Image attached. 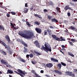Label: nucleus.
Returning <instances> with one entry per match:
<instances>
[{"label": "nucleus", "instance_id": "nucleus-1", "mask_svg": "<svg viewBox=\"0 0 77 77\" xmlns=\"http://www.w3.org/2000/svg\"><path fill=\"white\" fill-rule=\"evenodd\" d=\"M25 33H27V34H28V35L24 34L20 31L19 32L18 35L21 36V37L24 38H27V39L33 38L34 36V33L33 32L26 30L25 31Z\"/></svg>", "mask_w": 77, "mask_h": 77}, {"label": "nucleus", "instance_id": "nucleus-2", "mask_svg": "<svg viewBox=\"0 0 77 77\" xmlns=\"http://www.w3.org/2000/svg\"><path fill=\"white\" fill-rule=\"evenodd\" d=\"M45 47L44 46H42L40 48L42 50H44L47 53H48V51L50 52L51 51V47L48 43H45L44 44Z\"/></svg>", "mask_w": 77, "mask_h": 77}, {"label": "nucleus", "instance_id": "nucleus-3", "mask_svg": "<svg viewBox=\"0 0 77 77\" xmlns=\"http://www.w3.org/2000/svg\"><path fill=\"white\" fill-rule=\"evenodd\" d=\"M52 38L58 41H65V39L62 38V37L58 38L57 36L54 34L52 35Z\"/></svg>", "mask_w": 77, "mask_h": 77}, {"label": "nucleus", "instance_id": "nucleus-4", "mask_svg": "<svg viewBox=\"0 0 77 77\" xmlns=\"http://www.w3.org/2000/svg\"><path fill=\"white\" fill-rule=\"evenodd\" d=\"M17 71L18 72L16 71H14V72H16V73H17V74L20 75L22 77H24V75H25V74H27V73L24 72V71H23L21 70L20 69H17Z\"/></svg>", "mask_w": 77, "mask_h": 77}, {"label": "nucleus", "instance_id": "nucleus-5", "mask_svg": "<svg viewBox=\"0 0 77 77\" xmlns=\"http://www.w3.org/2000/svg\"><path fill=\"white\" fill-rule=\"evenodd\" d=\"M72 73L69 72V71L66 72V75H70V76H72V77H74L75 76L74 74L72 73Z\"/></svg>", "mask_w": 77, "mask_h": 77}, {"label": "nucleus", "instance_id": "nucleus-6", "mask_svg": "<svg viewBox=\"0 0 77 77\" xmlns=\"http://www.w3.org/2000/svg\"><path fill=\"white\" fill-rule=\"evenodd\" d=\"M54 72L56 73V74H57L60 75H62V72L61 71H59L58 70L55 69L54 70Z\"/></svg>", "mask_w": 77, "mask_h": 77}, {"label": "nucleus", "instance_id": "nucleus-7", "mask_svg": "<svg viewBox=\"0 0 77 77\" xmlns=\"http://www.w3.org/2000/svg\"><path fill=\"white\" fill-rule=\"evenodd\" d=\"M35 30L38 33H41L42 32V29L38 27L36 28Z\"/></svg>", "mask_w": 77, "mask_h": 77}, {"label": "nucleus", "instance_id": "nucleus-8", "mask_svg": "<svg viewBox=\"0 0 77 77\" xmlns=\"http://www.w3.org/2000/svg\"><path fill=\"white\" fill-rule=\"evenodd\" d=\"M5 38L7 40L8 42H11V39H10V38L8 35H6L5 36Z\"/></svg>", "mask_w": 77, "mask_h": 77}, {"label": "nucleus", "instance_id": "nucleus-9", "mask_svg": "<svg viewBox=\"0 0 77 77\" xmlns=\"http://www.w3.org/2000/svg\"><path fill=\"white\" fill-rule=\"evenodd\" d=\"M34 44L36 45V47L38 48H40V45H39V42H38L37 41H35L34 42Z\"/></svg>", "mask_w": 77, "mask_h": 77}, {"label": "nucleus", "instance_id": "nucleus-10", "mask_svg": "<svg viewBox=\"0 0 77 77\" xmlns=\"http://www.w3.org/2000/svg\"><path fill=\"white\" fill-rule=\"evenodd\" d=\"M0 60L1 63H2V64L4 65H8V62L5 61L4 60L2 59L1 60Z\"/></svg>", "mask_w": 77, "mask_h": 77}, {"label": "nucleus", "instance_id": "nucleus-11", "mask_svg": "<svg viewBox=\"0 0 77 77\" xmlns=\"http://www.w3.org/2000/svg\"><path fill=\"white\" fill-rule=\"evenodd\" d=\"M4 46L5 47V48H7V50L8 51H9L11 50V48L10 47V46L9 45H7L6 44L4 45Z\"/></svg>", "mask_w": 77, "mask_h": 77}, {"label": "nucleus", "instance_id": "nucleus-12", "mask_svg": "<svg viewBox=\"0 0 77 77\" xmlns=\"http://www.w3.org/2000/svg\"><path fill=\"white\" fill-rule=\"evenodd\" d=\"M46 66L48 67V68H51L53 66V64L51 63H48L46 65Z\"/></svg>", "mask_w": 77, "mask_h": 77}, {"label": "nucleus", "instance_id": "nucleus-13", "mask_svg": "<svg viewBox=\"0 0 77 77\" xmlns=\"http://www.w3.org/2000/svg\"><path fill=\"white\" fill-rule=\"evenodd\" d=\"M51 21L52 22H54V23H58V21L55 18H53L51 19Z\"/></svg>", "mask_w": 77, "mask_h": 77}, {"label": "nucleus", "instance_id": "nucleus-14", "mask_svg": "<svg viewBox=\"0 0 77 77\" xmlns=\"http://www.w3.org/2000/svg\"><path fill=\"white\" fill-rule=\"evenodd\" d=\"M51 61L54 62H59L57 60L53 58H51Z\"/></svg>", "mask_w": 77, "mask_h": 77}, {"label": "nucleus", "instance_id": "nucleus-15", "mask_svg": "<svg viewBox=\"0 0 77 77\" xmlns=\"http://www.w3.org/2000/svg\"><path fill=\"white\" fill-rule=\"evenodd\" d=\"M56 10L57 12H58V13H61L60 8H59L58 7H57L56 8Z\"/></svg>", "mask_w": 77, "mask_h": 77}, {"label": "nucleus", "instance_id": "nucleus-16", "mask_svg": "<svg viewBox=\"0 0 77 77\" xmlns=\"http://www.w3.org/2000/svg\"><path fill=\"white\" fill-rule=\"evenodd\" d=\"M64 9H65L66 11H67L68 9H70V10H72V9L71 8H69V6L67 5H66L65 7L64 8Z\"/></svg>", "mask_w": 77, "mask_h": 77}, {"label": "nucleus", "instance_id": "nucleus-17", "mask_svg": "<svg viewBox=\"0 0 77 77\" xmlns=\"http://www.w3.org/2000/svg\"><path fill=\"white\" fill-rule=\"evenodd\" d=\"M19 60H20V62H26V60H24V59L22 58L21 57H20L19 58Z\"/></svg>", "mask_w": 77, "mask_h": 77}, {"label": "nucleus", "instance_id": "nucleus-18", "mask_svg": "<svg viewBox=\"0 0 77 77\" xmlns=\"http://www.w3.org/2000/svg\"><path fill=\"white\" fill-rule=\"evenodd\" d=\"M12 73H14V72L13 71H12L11 70L9 69H8L7 70V74H12Z\"/></svg>", "mask_w": 77, "mask_h": 77}, {"label": "nucleus", "instance_id": "nucleus-19", "mask_svg": "<svg viewBox=\"0 0 77 77\" xmlns=\"http://www.w3.org/2000/svg\"><path fill=\"white\" fill-rule=\"evenodd\" d=\"M11 26L13 28H14V30H17V29L19 28V27L16 28V27L14 26V25H13V24L12 23H11Z\"/></svg>", "mask_w": 77, "mask_h": 77}, {"label": "nucleus", "instance_id": "nucleus-20", "mask_svg": "<svg viewBox=\"0 0 77 77\" xmlns=\"http://www.w3.org/2000/svg\"><path fill=\"white\" fill-rule=\"evenodd\" d=\"M28 11H29L28 8H24L23 11L24 14H26V13L28 12Z\"/></svg>", "mask_w": 77, "mask_h": 77}, {"label": "nucleus", "instance_id": "nucleus-21", "mask_svg": "<svg viewBox=\"0 0 77 77\" xmlns=\"http://www.w3.org/2000/svg\"><path fill=\"white\" fill-rule=\"evenodd\" d=\"M47 31L48 32V33L50 36H51V35L52 34L51 33V30L50 29H48L47 30Z\"/></svg>", "mask_w": 77, "mask_h": 77}, {"label": "nucleus", "instance_id": "nucleus-22", "mask_svg": "<svg viewBox=\"0 0 77 77\" xmlns=\"http://www.w3.org/2000/svg\"><path fill=\"white\" fill-rule=\"evenodd\" d=\"M57 68H59V69H61V68L62 67V64H60V63H58L57 65Z\"/></svg>", "mask_w": 77, "mask_h": 77}, {"label": "nucleus", "instance_id": "nucleus-23", "mask_svg": "<svg viewBox=\"0 0 77 77\" xmlns=\"http://www.w3.org/2000/svg\"><path fill=\"white\" fill-rule=\"evenodd\" d=\"M34 53L36 54H37V55H38V56H39V55H41V53H39L38 52H37L36 51H34Z\"/></svg>", "mask_w": 77, "mask_h": 77}, {"label": "nucleus", "instance_id": "nucleus-24", "mask_svg": "<svg viewBox=\"0 0 77 77\" xmlns=\"http://www.w3.org/2000/svg\"><path fill=\"white\" fill-rule=\"evenodd\" d=\"M68 54L69 55V56H72V57H74V55L72 54L71 52H68Z\"/></svg>", "mask_w": 77, "mask_h": 77}, {"label": "nucleus", "instance_id": "nucleus-25", "mask_svg": "<svg viewBox=\"0 0 77 77\" xmlns=\"http://www.w3.org/2000/svg\"><path fill=\"white\" fill-rule=\"evenodd\" d=\"M0 30H5V28L3 26H2L1 25H0Z\"/></svg>", "mask_w": 77, "mask_h": 77}, {"label": "nucleus", "instance_id": "nucleus-26", "mask_svg": "<svg viewBox=\"0 0 77 77\" xmlns=\"http://www.w3.org/2000/svg\"><path fill=\"white\" fill-rule=\"evenodd\" d=\"M24 50L23 51V53H26V52H27V49L26 48V47H24Z\"/></svg>", "mask_w": 77, "mask_h": 77}, {"label": "nucleus", "instance_id": "nucleus-27", "mask_svg": "<svg viewBox=\"0 0 77 77\" xmlns=\"http://www.w3.org/2000/svg\"><path fill=\"white\" fill-rule=\"evenodd\" d=\"M26 24L27 25V26H28V27H30V26H31V25L30 24V23L28 22V21H26Z\"/></svg>", "mask_w": 77, "mask_h": 77}, {"label": "nucleus", "instance_id": "nucleus-28", "mask_svg": "<svg viewBox=\"0 0 77 77\" xmlns=\"http://www.w3.org/2000/svg\"><path fill=\"white\" fill-rule=\"evenodd\" d=\"M0 44H1L3 46L5 45V43L2 41H0Z\"/></svg>", "mask_w": 77, "mask_h": 77}, {"label": "nucleus", "instance_id": "nucleus-29", "mask_svg": "<svg viewBox=\"0 0 77 77\" xmlns=\"http://www.w3.org/2000/svg\"><path fill=\"white\" fill-rule=\"evenodd\" d=\"M61 64H62V65H63V66H66V64H65L64 63H63V62H61Z\"/></svg>", "mask_w": 77, "mask_h": 77}, {"label": "nucleus", "instance_id": "nucleus-30", "mask_svg": "<svg viewBox=\"0 0 77 77\" xmlns=\"http://www.w3.org/2000/svg\"><path fill=\"white\" fill-rule=\"evenodd\" d=\"M34 24H37V25H39L40 24L37 21L35 22Z\"/></svg>", "mask_w": 77, "mask_h": 77}, {"label": "nucleus", "instance_id": "nucleus-31", "mask_svg": "<svg viewBox=\"0 0 77 77\" xmlns=\"http://www.w3.org/2000/svg\"><path fill=\"white\" fill-rule=\"evenodd\" d=\"M29 57H30V58H32V57H33V55L32 54H29Z\"/></svg>", "mask_w": 77, "mask_h": 77}, {"label": "nucleus", "instance_id": "nucleus-32", "mask_svg": "<svg viewBox=\"0 0 77 77\" xmlns=\"http://www.w3.org/2000/svg\"><path fill=\"white\" fill-rule=\"evenodd\" d=\"M35 17H38L39 18H40V17H39V16L36 14H34Z\"/></svg>", "mask_w": 77, "mask_h": 77}, {"label": "nucleus", "instance_id": "nucleus-33", "mask_svg": "<svg viewBox=\"0 0 77 77\" xmlns=\"http://www.w3.org/2000/svg\"><path fill=\"white\" fill-rule=\"evenodd\" d=\"M44 35L45 36L47 35V31L46 30H45V31H44Z\"/></svg>", "mask_w": 77, "mask_h": 77}, {"label": "nucleus", "instance_id": "nucleus-34", "mask_svg": "<svg viewBox=\"0 0 77 77\" xmlns=\"http://www.w3.org/2000/svg\"><path fill=\"white\" fill-rule=\"evenodd\" d=\"M70 28L72 30H74V29H75V27H74V26H70Z\"/></svg>", "mask_w": 77, "mask_h": 77}, {"label": "nucleus", "instance_id": "nucleus-35", "mask_svg": "<svg viewBox=\"0 0 77 77\" xmlns=\"http://www.w3.org/2000/svg\"><path fill=\"white\" fill-rule=\"evenodd\" d=\"M48 19H49V20H51V18H52V16H48Z\"/></svg>", "mask_w": 77, "mask_h": 77}, {"label": "nucleus", "instance_id": "nucleus-36", "mask_svg": "<svg viewBox=\"0 0 77 77\" xmlns=\"http://www.w3.org/2000/svg\"><path fill=\"white\" fill-rule=\"evenodd\" d=\"M31 72H32V73H33V74H34L35 75L36 74V73L35 71L33 70L31 71Z\"/></svg>", "mask_w": 77, "mask_h": 77}, {"label": "nucleus", "instance_id": "nucleus-37", "mask_svg": "<svg viewBox=\"0 0 77 77\" xmlns=\"http://www.w3.org/2000/svg\"><path fill=\"white\" fill-rule=\"evenodd\" d=\"M11 14L12 15H15L16 14V13L15 12H10Z\"/></svg>", "mask_w": 77, "mask_h": 77}, {"label": "nucleus", "instance_id": "nucleus-38", "mask_svg": "<svg viewBox=\"0 0 77 77\" xmlns=\"http://www.w3.org/2000/svg\"><path fill=\"white\" fill-rule=\"evenodd\" d=\"M12 49H11L10 50L8 51L9 52L10 54H12Z\"/></svg>", "mask_w": 77, "mask_h": 77}, {"label": "nucleus", "instance_id": "nucleus-39", "mask_svg": "<svg viewBox=\"0 0 77 77\" xmlns=\"http://www.w3.org/2000/svg\"><path fill=\"white\" fill-rule=\"evenodd\" d=\"M2 53L4 55H6V53L4 51L2 52Z\"/></svg>", "mask_w": 77, "mask_h": 77}, {"label": "nucleus", "instance_id": "nucleus-40", "mask_svg": "<svg viewBox=\"0 0 77 77\" xmlns=\"http://www.w3.org/2000/svg\"><path fill=\"white\" fill-rule=\"evenodd\" d=\"M69 42V44H70V45H74V44H73V43L72 42Z\"/></svg>", "mask_w": 77, "mask_h": 77}, {"label": "nucleus", "instance_id": "nucleus-41", "mask_svg": "<svg viewBox=\"0 0 77 77\" xmlns=\"http://www.w3.org/2000/svg\"><path fill=\"white\" fill-rule=\"evenodd\" d=\"M32 64H36V62H35L34 61H32Z\"/></svg>", "mask_w": 77, "mask_h": 77}, {"label": "nucleus", "instance_id": "nucleus-42", "mask_svg": "<svg viewBox=\"0 0 77 77\" xmlns=\"http://www.w3.org/2000/svg\"><path fill=\"white\" fill-rule=\"evenodd\" d=\"M67 15L68 17H70L71 16V13H67Z\"/></svg>", "mask_w": 77, "mask_h": 77}, {"label": "nucleus", "instance_id": "nucleus-43", "mask_svg": "<svg viewBox=\"0 0 77 77\" xmlns=\"http://www.w3.org/2000/svg\"><path fill=\"white\" fill-rule=\"evenodd\" d=\"M74 72H77V69H73Z\"/></svg>", "mask_w": 77, "mask_h": 77}, {"label": "nucleus", "instance_id": "nucleus-44", "mask_svg": "<svg viewBox=\"0 0 77 77\" xmlns=\"http://www.w3.org/2000/svg\"><path fill=\"white\" fill-rule=\"evenodd\" d=\"M23 46H25V47H28V45H27V44L26 43H25Z\"/></svg>", "mask_w": 77, "mask_h": 77}, {"label": "nucleus", "instance_id": "nucleus-45", "mask_svg": "<svg viewBox=\"0 0 77 77\" xmlns=\"http://www.w3.org/2000/svg\"><path fill=\"white\" fill-rule=\"evenodd\" d=\"M29 54L26 55V58H29Z\"/></svg>", "mask_w": 77, "mask_h": 77}, {"label": "nucleus", "instance_id": "nucleus-46", "mask_svg": "<svg viewBox=\"0 0 77 77\" xmlns=\"http://www.w3.org/2000/svg\"><path fill=\"white\" fill-rule=\"evenodd\" d=\"M49 4L50 5H53V3L51 2L49 3Z\"/></svg>", "mask_w": 77, "mask_h": 77}, {"label": "nucleus", "instance_id": "nucleus-47", "mask_svg": "<svg viewBox=\"0 0 77 77\" xmlns=\"http://www.w3.org/2000/svg\"><path fill=\"white\" fill-rule=\"evenodd\" d=\"M44 12H48V10L47 9H44Z\"/></svg>", "mask_w": 77, "mask_h": 77}, {"label": "nucleus", "instance_id": "nucleus-48", "mask_svg": "<svg viewBox=\"0 0 77 77\" xmlns=\"http://www.w3.org/2000/svg\"><path fill=\"white\" fill-rule=\"evenodd\" d=\"M7 17H10V14H9L8 13H7Z\"/></svg>", "mask_w": 77, "mask_h": 77}, {"label": "nucleus", "instance_id": "nucleus-49", "mask_svg": "<svg viewBox=\"0 0 77 77\" xmlns=\"http://www.w3.org/2000/svg\"><path fill=\"white\" fill-rule=\"evenodd\" d=\"M34 7L33 6H32V8H30V9L31 11H32V10H33V9Z\"/></svg>", "mask_w": 77, "mask_h": 77}, {"label": "nucleus", "instance_id": "nucleus-50", "mask_svg": "<svg viewBox=\"0 0 77 77\" xmlns=\"http://www.w3.org/2000/svg\"><path fill=\"white\" fill-rule=\"evenodd\" d=\"M71 41H76L75 39H71Z\"/></svg>", "mask_w": 77, "mask_h": 77}, {"label": "nucleus", "instance_id": "nucleus-51", "mask_svg": "<svg viewBox=\"0 0 77 77\" xmlns=\"http://www.w3.org/2000/svg\"><path fill=\"white\" fill-rule=\"evenodd\" d=\"M21 43H22V44L23 45H24V44H25V42H23V41H22L21 42Z\"/></svg>", "mask_w": 77, "mask_h": 77}, {"label": "nucleus", "instance_id": "nucleus-52", "mask_svg": "<svg viewBox=\"0 0 77 77\" xmlns=\"http://www.w3.org/2000/svg\"><path fill=\"white\" fill-rule=\"evenodd\" d=\"M45 76H46L47 77H50V75H45Z\"/></svg>", "mask_w": 77, "mask_h": 77}, {"label": "nucleus", "instance_id": "nucleus-53", "mask_svg": "<svg viewBox=\"0 0 77 77\" xmlns=\"http://www.w3.org/2000/svg\"><path fill=\"white\" fill-rule=\"evenodd\" d=\"M25 7H28V6H27V3H26L25 4Z\"/></svg>", "mask_w": 77, "mask_h": 77}, {"label": "nucleus", "instance_id": "nucleus-54", "mask_svg": "<svg viewBox=\"0 0 77 77\" xmlns=\"http://www.w3.org/2000/svg\"><path fill=\"white\" fill-rule=\"evenodd\" d=\"M50 27L51 29H53L54 28L52 26H50Z\"/></svg>", "mask_w": 77, "mask_h": 77}, {"label": "nucleus", "instance_id": "nucleus-55", "mask_svg": "<svg viewBox=\"0 0 77 77\" xmlns=\"http://www.w3.org/2000/svg\"><path fill=\"white\" fill-rule=\"evenodd\" d=\"M40 72L42 73H44V70H41L40 71Z\"/></svg>", "mask_w": 77, "mask_h": 77}, {"label": "nucleus", "instance_id": "nucleus-56", "mask_svg": "<svg viewBox=\"0 0 77 77\" xmlns=\"http://www.w3.org/2000/svg\"><path fill=\"white\" fill-rule=\"evenodd\" d=\"M61 47L62 48H65V46H64V45H62L61 46Z\"/></svg>", "mask_w": 77, "mask_h": 77}, {"label": "nucleus", "instance_id": "nucleus-57", "mask_svg": "<svg viewBox=\"0 0 77 77\" xmlns=\"http://www.w3.org/2000/svg\"><path fill=\"white\" fill-rule=\"evenodd\" d=\"M72 2H77V0H72Z\"/></svg>", "mask_w": 77, "mask_h": 77}, {"label": "nucleus", "instance_id": "nucleus-58", "mask_svg": "<svg viewBox=\"0 0 77 77\" xmlns=\"http://www.w3.org/2000/svg\"><path fill=\"white\" fill-rule=\"evenodd\" d=\"M60 52H61V53H62V54H63V51H62L60 50Z\"/></svg>", "mask_w": 77, "mask_h": 77}, {"label": "nucleus", "instance_id": "nucleus-59", "mask_svg": "<svg viewBox=\"0 0 77 77\" xmlns=\"http://www.w3.org/2000/svg\"><path fill=\"white\" fill-rule=\"evenodd\" d=\"M0 5H3V2H0Z\"/></svg>", "mask_w": 77, "mask_h": 77}, {"label": "nucleus", "instance_id": "nucleus-60", "mask_svg": "<svg viewBox=\"0 0 77 77\" xmlns=\"http://www.w3.org/2000/svg\"><path fill=\"white\" fill-rule=\"evenodd\" d=\"M22 21H23L24 22L25 21V20H24V19H22Z\"/></svg>", "mask_w": 77, "mask_h": 77}, {"label": "nucleus", "instance_id": "nucleus-61", "mask_svg": "<svg viewBox=\"0 0 77 77\" xmlns=\"http://www.w3.org/2000/svg\"><path fill=\"white\" fill-rule=\"evenodd\" d=\"M53 13H54V14H54V15H56V13H55V12H53Z\"/></svg>", "mask_w": 77, "mask_h": 77}, {"label": "nucleus", "instance_id": "nucleus-62", "mask_svg": "<svg viewBox=\"0 0 77 77\" xmlns=\"http://www.w3.org/2000/svg\"><path fill=\"white\" fill-rule=\"evenodd\" d=\"M62 50H65V48H63L62 49Z\"/></svg>", "mask_w": 77, "mask_h": 77}, {"label": "nucleus", "instance_id": "nucleus-63", "mask_svg": "<svg viewBox=\"0 0 77 77\" xmlns=\"http://www.w3.org/2000/svg\"><path fill=\"white\" fill-rule=\"evenodd\" d=\"M9 77H12V76L10 75H9Z\"/></svg>", "mask_w": 77, "mask_h": 77}, {"label": "nucleus", "instance_id": "nucleus-64", "mask_svg": "<svg viewBox=\"0 0 77 77\" xmlns=\"http://www.w3.org/2000/svg\"><path fill=\"white\" fill-rule=\"evenodd\" d=\"M2 74V72L0 71V74Z\"/></svg>", "mask_w": 77, "mask_h": 77}]
</instances>
